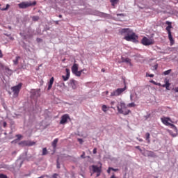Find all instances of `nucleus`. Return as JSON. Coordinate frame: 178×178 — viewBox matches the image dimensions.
I'll return each instance as SVG.
<instances>
[{
  "label": "nucleus",
  "instance_id": "37",
  "mask_svg": "<svg viewBox=\"0 0 178 178\" xmlns=\"http://www.w3.org/2000/svg\"><path fill=\"white\" fill-rule=\"evenodd\" d=\"M84 70L86 72L87 71V70H86V69H83V70H80V71H78V72H80V76H81V73H84Z\"/></svg>",
  "mask_w": 178,
  "mask_h": 178
},
{
  "label": "nucleus",
  "instance_id": "58",
  "mask_svg": "<svg viewBox=\"0 0 178 178\" xmlns=\"http://www.w3.org/2000/svg\"><path fill=\"white\" fill-rule=\"evenodd\" d=\"M0 9H5V8H0Z\"/></svg>",
  "mask_w": 178,
  "mask_h": 178
},
{
  "label": "nucleus",
  "instance_id": "28",
  "mask_svg": "<svg viewBox=\"0 0 178 178\" xmlns=\"http://www.w3.org/2000/svg\"><path fill=\"white\" fill-rule=\"evenodd\" d=\"M115 104H116V102L115 101H111L110 103V105L111 106L110 108H111V109H115V107L113 106L115 105Z\"/></svg>",
  "mask_w": 178,
  "mask_h": 178
},
{
  "label": "nucleus",
  "instance_id": "44",
  "mask_svg": "<svg viewBox=\"0 0 178 178\" xmlns=\"http://www.w3.org/2000/svg\"><path fill=\"white\" fill-rule=\"evenodd\" d=\"M7 125H8V124L6 123V122H3V127H6Z\"/></svg>",
  "mask_w": 178,
  "mask_h": 178
},
{
  "label": "nucleus",
  "instance_id": "8",
  "mask_svg": "<svg viewBox=\"0 0 178 178\" xmlns=\"http://www.w3.org/2000/svg\"><path fill=\"white\" fill-rule=\"evenodd\" d=\"M138 38V36L136 35V33L132 32L131 34L125 36L124 38V40H126V41H130L131 40H134V42H136L137 41V39Z\"/></svg>",
  "mask_w": 178,
  "mask_h": 178
},
{
  "label": "nucleus",
  "instance_id": "35",
  "mask_svg": "<svg viewBox=\"0 0 178 178\" xmlns=\"http://www.w3.org/2000/svg\"><path fill=\"white\" fill-rule=\"evenodd\" d=\"M81 158H82L83 159H86V152H83L82 155H81Z\"/></svg>",
  "mask_w": 178,
  "mask_h": 178
},
{
  "label": "nucleus",
  "instance_id": "41",
  "mask_svg": "<svg viewBox=\"0 0 178 178\" xmlns=\"http://www.w3.org/2000/svg\"><path fill=\"white\" fill-rule=\"evenodd\" d=\"M78 141H79V144H83V139H81V138H78Z\"/></svg>",
  "mask_w": 178,
  "mask_h": 178
},
{
  "label": "nucleus",
  "instance_id": "30",
  "mask_svg": "<svg viewBox=\"0 0 178 178\" xmlns=\"http://www.w3.org/2000/svg\"><path fill=\"white\" fill-rule=\"evenodd\" d=\"M9 8H10V5L9 4H6V6L5 8V9H1V10H8L9 9Z\"/></svg>",
  "mask_w": 178,
  "mask_h": 178
},
{
  "label": "nucleus",
  "instance_id": "25",
  "mask_svg": "<svg viewBox=\"0 0 178 178\" xmlns=\"http://www.w3.org/2000/svg\"><path fill=\"white\" fill-rule=\"evenodd\" d=\"M102 109L103 112H108V106H106L105 104L102 106Z\"/></svg>",
  "mask_w": 178,
  "mask_h": 178
},
{
  "label": "nucleus",
  "instance_id": "23",
  "mask_svg": "<svg viewBox=\"0 0 178 178\" xmlns=\"http://www.w3.org/2000/svg\"><path fill=\"white\" fill-rule=\"evenodd\" d=\"M47 154H48V150L47 149L46 147H44L42 149V155L44 156V155H47Z\"/></svg>",
  "mask_w": 178,
  "mask_h": 178
},
{
  "label": "nucleus",
  "instance_id": "48",
  "mask_svg": "<svg viewBox=\"0 0 178 178\" xmlns=\"http://www.w3.org/2000/svg\"><path fill=\"white\" fill-rule=\"evenodd\" d=\"M117 16H124V14L121 13V14H117Z\"/></svg>",
  "mask_w": 178,
  "mask_h": 178
},
{
  "label": "nucleus",
  "instance_id": "24",
  "mask_svg": "<svg viewBox=\"0 0 178 178\" xmlns=\"http://www.w3.org/2000/svg\"><path fill=\"white\" fill-rule=\"evenodd\" d=\"M171 72H172V70H168L167 71L163 72V74H164V76H168V74H170Z\"/></svg>",
  "mask_w": 178,
  "mask_h": 178
},
{
  "label": "nucleus",
  "instance_id": "56",
  "mask_svg": "<svg viewBox=\"0 0 178 178\" xmlns=\"http://www.w3.org/2000/svg\"><path fill=\"white\" fill-rule=\"evenodd\" d=\"M138 141H140V143H143V139H138Z\"/></svg>",
  "mask_w": 178,
  "mask_h": 178
},
{
  "label": "nucleus",
  "instance_id": "5",
  "mask_svg": "<svg viewBox=\"0 0 178 178\" xmlns=\"http://www.w3.org/2000/svg\"><path fill=\"white\" fill-rule=\"evenodd\" d=\"M161 120L162 122V123L163 124H165V126H170V127H172V129H176V125L172 124V120L170 119V118H166V117H163L161 118Z\"/></svg>",
  "mask_w": 178,
  "mask_h": 178
},
{
  "label": "nucleus",
  "instance_id": "9",
  "mask_svg": "<svg viewBox=\"0 0 178 178\" xmlns=\"http://www.w3.org/2000/svg\"><path fill=\"white\" fill-rule=\"evenodd\" d=\"M92 169L93 173H97L96 177H99L101 176V172H102V167H98L97 165H92Z\"/></svg>",
  "mask_w": 178,
  "mask_h": 178
},
{
  "label": "nucleus",
  "instance_id": "26",
  "mask_svg": "<svg viewBox=\"0 0 178 178\" xmlns=\"http://www.w3.org/2000/svg\"><path fill=\"white\" fill-rule=\"evenodd\" d=\"M32 19L33 20V22H38V20H40V17L33 16V17H32Z\"/></svg>",
  "mask_w": 178,
  "mask_h": 178
},
{
  "label": "nucleus",
  "instance_id": "15",
  "mask_svg": "<svg viewBox=\"0 0 178 178\" xmlns=\"http://www.w3.org/2000/svg\"><path fill=\"white\" fill-rule=\"evenodd\" d=\"M70 84L73 90H76V88H77V84H79V83L74 79H71L70 81Z\"/></svg>",
  "mask_w": 178,
  "mask_h": 178
},
{
  "label": "nucleus",
  "instance_id": "42",
  "mask_svg": "<svg viewBox=\"0 0 178 178\" xmlns=\"http://www.w3.org/2000/svg\"><path fill=\"white\" fill-rule=\"evenodd\" d=\"M16 137H17L18 140H20L22 136L20 134H17V135H16Z\"/></svg>",
  "mask_w": 178,
  "mask_h": 178
},
{
  "label": "nucleus",
  "instance_id": "12",
  "mask_svg": "<svg viewBox=\"0 0 178 178\" xmlns=\"http://www.w3.org/2000/svg\"><path fill=\"white\" fill-rule=\"evenodd\" d=\"M65 72H66V76L65 75L62 76V79L63 81H67V80H69V79L70 78V70H69V68H66Z\"/></svg>",
  "mask_w": 178,
  "mask_h": 178
},
{
  "label": "nucleus",
  "instance_id": "21",
  "mask_svg": "<svg viewBox=\"0 0 178 178\" xmlns=\"http://www.w3.org/2000/svg\"><path fill=\"white\" fill-rule=\"evenodd\" d=\"M162 87L165 88L166 90H169L170 87V83L168 81H166L165 84L162 85Z\"/></svg>",
  "mask_w": 178,
  "mask_h": 178
},
{
  "label": "nucleus",
  "instance_id": "17",
  "mask_svg": "<svg viewBox=\"0 0 178 178\" xmlns=\"http://www.w3.org/2000/svg\"><path fill=\"white\" fill-rule=\"evenodd\" d=\"M54 77H51V79H50V81H49V86H48V88H47V90H51V88H52V86H53V84H54Z\"/></svg>",
  "mask_w": 178,
  "mask_h": 178
},
{
  "label": "nucleus",
  "instance_id": "27",
  "mask_svg": "<svg viewBox=\"0 0 178 178\" xmlns=\"http://www.w3.org/2000/svg\"><path fill=\"white\" fill-rule=\"evenodd\" d=\"M20 59V56H17L16 59L13 60L15 65H17L19 63V60Z\"/></svg>",
  "mask_w": 178,
  "mask_h": 178
},
{
  "label": "nucleus",
  "instance_id": "54",
  "mask_svg": "<svg viewBox=\"0 0 178 178\" xmlns=\"http://www.w3.org/2000/svg\"><path fill=\"white\" fill-rule=\"evenodd\" d=\"M149 116H151L150 114L147 115V117H146V119H148V118H149Z\"/></svg>",
  "mask_w": 178,
  "mask_h": 178
},
{
  "label": "nucleus",
  "instance_id": "45",
  "mask_svg": "<svg viewBox=\"0 0 178 178\" xmlns=\"http://www.w3.org/2000/svg\"><path fill=\"white\" fill-rule=\"evenodd\" d=\"M93 154H97V147L93 149Z\"/></svg>",
  "mask_w": 178,
  "mask_h": 178
},
{
  "label": "nucleus",
  "instance_id": "10",
  "mask_svg": "<svg viewBox=\"0 0 178 178\" xmlns=\"http://www.w3.org/2000/svg\"><path fill=\"white\" fill-rule=\"evenodd\" d=\"M72 72L73 74H74L77 77H80V72H79V64L74 63L72 67Z\"/></svg>",
  "mask_w": 178,
  "mask_h": 178
},
{
  "label": "nucleus",
  "instance_id": "57",
  "mask_svg": "<svg viewBox=\"0 0 178 178\" xmlns=\"http://www.w3.org/2000/svg\"><path fill=\"white\" fill-rule=\"evenodd\" d=\"M58 17L62 18V15H59Z\"/></svg>",
  "mask_w": 178,
  "mask_h": 178
},
{
  "label": "nucleus",
  "instance_id": "34",
  "mask_svg": "<svg viewBox=\"0 0 178 178\" xmlns=\"http://www.w3.org/2000/svg\"><path fill=\"white\" fill-rule=\"evenodd\" d=\"M128 106H129V108H134V106H136V104H134V103H130V104H128Z\"/></svg>",
  "mask_w": 178,
  "mask_h": 178
},
{
  "label": "nucleus",
  "instance_id": "36",
  "mask_svg": "<svg viewBox=\"0 0 178 178\" xmlns=\"http://www.w3.org/2000/svg\"><path fill=\"white\" fill-rule=\"evenodd\" d=\"M0 178H8V176H6L3 174H0Z\"/></svg>",
  "mask_w": 178,
  "mask_h": 178
},
{
  "label": "nucleus",
  "instance_id": "52",
  "mask_svg": "<svg viewBox=\"0 0 178 178\" xmlns=\"http://www.w3.org/2000/svg\"><path fill=\"white\" fill-rule=\"evenodd\" d=\"M110 178H116V177L115 176V174H113Z\"/></svg>",
  "mask_w": 178,
  "mask_h": 178
},
{
  "label": "nucleus",
  "instance_id": "18",
  "mask_svg": "<svg viewBox=\"0 0 178 178\" xmlns=\"http://www.w3.org/2000/svg\"><path fill=\"white\" fill-rule=\"evenodd\" d=\"M150 138H151V134H149V133L147 132L145 134V140H146V141H147L148 144H149V143H151V140H149Z\"/></svg>",
  "mask_w": 178,
  "mask_h": 178
},
{
  "label": "nucleus",
  "instance_id": "16",
  "mask_svg": "<svg viewBox=\"0 0 178 178\" xmlns=\"http://www.w3.org/2000/svg\"><path fill=\"white\" fill-rule=\"evenodd\" d=\"M122 62L129 63V66H133V64L131 63V59L129 58H124V57H122Z\"/></svg>",
  "mask_w": 178,
  "mask_h": 178
},
{
  "label": "nucleus",
  "instance_id": "4",
  "mask_svg": "<svg viewBox=\"0 0 178 178\" xmlns=\"http://www.w3.org/2000/svg\"><path fill=\"white\" fill-rule=\"evenodd\" d=\"M22 86H23V83H19L18 85L11 88V90L13 92L14 98H17L19 97V93L20 92V90H22Z\"/></svg>",
  "mask_w": 178,
  "mask_h": 178
},
{
  "label": "nucleus",
  "instance_id": "29",
  "mask_svg": "<svg viewBox=\"0 0 178 178\" xmlns=\"http://www.w3.org/2000/svg\"><path fill=\"white\" fill-rule=\"evenodd\" d=\"M33 94H34V95L36 96V98H38V97H40V92L39 91H34Z\"/></svg>",
  "mask_w": 178,
  "mask_h": 178
},
{
  "label": "nucleus",
  "instance_id": "59",
  "mask_svg": "<svg viewBox=\"0 0 178 178\" xmlns=\"http://www.w3.org/2000/svg\"><path fill=\"white\" fill-rule=\"evenodd\" d=\"M108 92L107 91V92H106V94H108Z\"/></svg>",
  "mask_w": 178,
  "mask_h": 178
},
{
  "label": "nucleus",
  "instance_id": "2",
  "mask_svg": "<svg viewBox=\"0 0 178 178\" xmlns=\"http://www.w3.org/2000/svg\"><path fill=\"white\" fill-rule=\"evenodd\" d=\"M165 24H168V26L165 28L166 31L168 34V39L170 40V45H173L175 44V40H173V36H172V31L170 29H172V22L169 21L165 22Z\"/></svg>",
  "mask_w": 178,
  "mask_h": 178
},
{
  "label": "nucleus",
  "instance_id": "53",
  "mask_svg": "<svg viewBox=\"0 0 178 178\" xmlns=\"http://www.w3.org/2000/svg\"><path fill=\"white\" fill-rule=\"evenodd\" d=\"M56 24H59V21H55Z\"/></svg>",
  "mask_w": 178,
  "mask_h": 178
},
{
  "label": "nucleus",
  "instance_id": "33",
  "mask_svg": "<svg viewBox=\"0 0 178 178\" xmlns=\"http://www.w3.org/2000/svg\"><path fill=\"white\" fill-rule=\"evenodd\" d=\"M154 74H149L148 72L146 73V77H154Z\"/></svg>",
  "mask_w": 178,
  "mask_h": 178
},
{
  "label": "nucleus",
  "instance_id": "3",
  "mask_svg": "<svg viewBox=\"0 0 178 178\" xmlns=\"http://www.w3.org/2000/svg\"><path fill=\"white\" fill-rule=\"evenodd\" d=\"M37 5L36 1H24L18 4L19 9H26V8H30V6H35Z\"/></svg>",
  "mask_w": 178,
  "mask_h": 178
},
{
  "label": "nucleus",
  "instance_id": "6",
  "mask_svg": "<svg viewBox=\"0 0 178 178\" xmlns=\"http://www.w3.org/2000/svg\"><path fill=\"white\" fill-rule=\"evenodd\" d=\"M127 89V87L126 86L122 88H118L111 93V97H118V95H120L124 91H126Z\"/></svg>",
  "mask_w": 178,
  "mask_h": 178
},
{
  "label": "nucleus",
  "instance_id": "51",
  "mask_svg": "<svg viewBox=\"0 0 178 178\" xmlns=\"http://www.w3.org/2000/svg\"><path fill=\"white\" fill-rule=\"evenodd\" d=\"M130 98H131V101H134V99H133V95H131Z\"/></svg>",
  "mask_w": 178,
  "mask_h": 178
},
{
  "label": "nucleus",
  "instance_id": "40",
  "mask_svg": "<svg viewBox=\"0 0 178 178\" xmlns=\"http://www.w3.org/2000/svg\"><path fill=\"white\" fill-rule=\"evenodd\" d=\"M58 176H59V175L55 173V174H54V175H52V177H53V178H58Z\"/></svg>",
  "mask_w": 178,
  "mask_h": 178
},
{
  "label": "nucleus",
  "instance_id": "49",
  "mask_svg": "<svg viewBox=\"0 0 178 178\" xmlns=\"http://www.w3.org/2000/svg\"><path fill=\"white\" fill-rule=\"evenodd\" d=\"M175 92H178V87L175 88Z\"/></svg>",
  "mask_w": 178,
  "mask_h": 178
},
{
  "label": "nucleus",
  "instance_id": "7",
  "mask_svg": "<svg viewBox=\"0 0 178 178\" xmlns=\"http://www.w3.org/2000/svg\"><path fill=\"white\" fill-rule=\"evenodd\" d=\"M141 43L143 45L148 46V45H154L155 44V41L154 39H148L147 37H143V38L141 40Z\"/></svg>",
  "mask_w": 178,
  "mask_h": 178
},
{
  "label": "nucleus",
  "instance_id": "19",
  "mask_svg": "<svg viewBox=\"0 0 178 178\" xmlns=\"http://www.w3.org/2000/svg\"><path fill=\"white\" fill-rule=\"evenodd\" d=\"M59 141V139L56 138L54 140V141L52 142V147L53 148L55 149L56 148V145L58 144V142Z\"/></svg>",
  "mask_w": 178,
  "mask_h": 178
},
{
  "label": "nucleus",
  "instance_id": "55",
  "mask_svg": "<svg viewBox=\"0 0 178 178\" xmlns=\"http://www.w3.org/2000/svg\"><path fill=\"white\" fill-rule=\"evenodd\" d=\"M102 72L103 73H104L105 69L102 68Z\"/></svg>",
  "mask_w": 178,
  "mask_h": 178
},
{
  "label": "nucleus",
  "instance_id": "11",
  "mask_svg": "<svg viewBox=\"0 0 178 178\" xmlns=\"http://www.w3.org/2000/svg\"><path fill=\"white\" fill-rule=\"evenodd\" d=\"M67 119H70L69 114H64L61 117V120L60 121V124H65L67 123Z\"/></svg>",
  "mask_w": 178,
  "mask_h": 178
},
{
  "label": "nucleus",
  "instance_id": "47",
  "mask_svg": "<svg viewBox=\"0 0 178 178\" xmlns=\"http://www.w3.org/2000/svg\"><path fill=\"white\" fill-rule=\"evenodd\" d=\"M136 149H139V151H141V148L140 146H136Z\"/></svg>",
  "mask_w": 178,
  "mask_h": 178
},
{
  "label": "nucleus",
  "instance_id": "1",
  "mask_svg": "<svg viewBox=\"0 0 178 178\" xmlns=\"http://www.w3.org/2000/svg\"><path fill=\"white\" fill-rule=\"evenodd\" d=\"M117 109L118 113H120L121 115H127L131 112L126 106V104L123 102H120V104L117 105Z\"/></svg>",
  "mask_w": 178,
  "mask_h": 178
},
{
  "label": "nucleus",
  "instance_id": "46",
  "mask_svg": "<svg viewBox=\"0 0 178 178\" xmlns=\"http://www.w3.org/2000/svg\"><path fill=\"white\" fill-rule=\"evenodd\" d=\"M3 54H2V51L0 49V58H2Z\"/></svg>",
  "mask_w": 178,
  "mask_h": 178
},
{
  "label": "nucleus",
  "instance_id": "14",
  "mask_svg": "<svg viewBox=\"0 0 178 178\" xmlns=\"http://www.w3.org/2000/svg\"><path fill=\"white\" fill-rule=\"evenodd\" d=\"M21 144H23V145H25L26 147H33V145H35V142L25 140L22 141Z\"/></svg>",
  "mask_w": 178,
  "mask_h": 178
},
{
  "label": "nucleus",
  "instance_id": "20",
  "mask_svg": "<svg viewBox=\"0 0 178 178\" xmlns=\"http://www.w3.org/2000/svg\"><path fill=\"white\" fill-rule=\"evenodd\" d=\"M175 129V133H173L172 131H170V136H172V137H177V127H176V129Z\"/></svg>",
  "mask_w": 178,
  "mask_h": 178
},
{
  "label": "nucleus",
  "instance_id": "31",
  "mask_svg": "<svg viewBox=\"0 0 178 178\" xmlns=\"http://www.w3.org/2000/svg\"><path fill=\"white\" fill-rule=\"evenodd\" d=\"M150 83H152V84H154V86H161V83H157L154 80L150 81Z\"/></svg>",
  "mask_w": 178,
  "mask_h": 178
},
{
  "label": "nucleus",
  "instance_id": "50",
  "mask_svg": "<svg viewBox=\"0 0 178 178\" xmlns=\"http://www.w3.org/2000/svg\"><path fill=\"white\" fill-rule=\"evenodd\" d=\"M154 69H155V70H156V69H158V65H154Z\"/></svg>",
  "mask_w": 178,
  "mask_h": 178
},
{
  "label": "nucleus",
  "instance_id": "39",
  "mask_svg": "<svg viewBox=\"0 0 178 178\" xmlns=\"http://www.w3.org/2000/svg\"><path fill=\"white\" fill-rule=\"evenodd\" d=\"M111 170H113V172H119V169L118 168H111Z\"/></svg>",
  "mask_w": 178,
  "mask_h": 178
},
{
  "label": "nucleus",
  "instance_id": "22",
  "mask_svg": "<svg viewBox=\"0 0 178 178\" xmlns=\"http://www.w3.org/2000/svg\"><path fill=\"white\" fill-rule=\"evenodd\" d=\"M147 156H151L152 158H154V156H155V153H154V152L147 151Z\"/></svg>",
  "mask_w": 178,
  "mask_h": 178
},
{
  "label": "nucleus",
  "instance_id": "13",
  "mask_svg": "<svg viewBox=\"0 0 178 178\" xmlns=\"http://www.w3.org/2000/svg\"><path fill=\"white\" fill-rule=\"evenodd\" d=\"M133 32V30L129 29V28H127V29H122L121 31H120V33L122 35L123 34H125V35H129V34H131V33Z\"/></svg>",
  "mask_w": 178,
  "mask_h": 178
},
{
  "label": "nucleus",
  "instance_id": "32",
  "mask_svg": "<svg viewBox=\"0 0 178 178\" xmlns=\"http://www.w3.org/2000/svg\"><path fill=\"white\" fill-rule=\"evenodd\" d=\"M110 2H111L112 5H115V3H118V0H110Z\"/></svg>",
  "mask_w": 178,
  "mask_h": 178
},
{
  "label": "nucleus",
  "instance_id": "43",
  "mask_svg": "<svg viewBox=\"0 0 178 178\" xmlns=\"http://www.w3.org/2000/svg\"><path fill=\"white\" fill-rule=\"evenodd\" d=\"M111 170H112V168L111 167H110V168H108V169L107 170V173H111Z\"/></svg>",
  "mask_w": 178,
  "mask_h": 178
},
{
  "label": "nucleus",
  "instance_id": "38",
  "mask_svg": "<svg viewBox=\"0 0 178 178\" xmlns=\"http://www.w3.org/2000/svg\"><path fill=\"white\" fill-rule=\"evenodd\" d=\"M57 168L60 169V163H59V161L57 160Z\"/></svg>",
  "mask_w": 178,
  "mask_h": 178
}]
</instances>
